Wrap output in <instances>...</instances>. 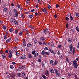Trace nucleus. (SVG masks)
Listing matches in <instances>:
<instances>
[{
    "mask_svg": "<svg viewBox=\"0 0 79 79\" xmlns=\"http://www.w3.org/2000/svg\"><path fill=\"white\" fill-rule=\"evenodd\" d=\"M24 68V67L22 66V65H19L18 68V69H23Z\"/></svg>",
    "mask_w": 79,
    "mask_h": 79,
    "instance_id": "7",
    "label": "nucleus"
},
{
    "mask_svg": "<svg viewBox=\"0 0 79 79\" xmlns=\"http://www.w3.org/2000/svg\"><path fill=\"white\" fill-rule=\"evenodd\" d=\"M11 38H9L8 40H7L6 41V43H8L9 42H10V41L11 40Z\"/></svg>",
    "mask_w": 79,
    "mask_h": 79,
    "instance_id": "15",
    "label": "nucleus"
},
{
    "mask_svg": "<svg viewBox=\"0 0 79 79\" xmlns=\"http://www.w3.org/2000/svg\"><path fill=\"white\" fill-rule=\"evenodd\" d=\"M2 56L3 59L5 60V58H6V55H5V53H3L2 55Z\"/></svg>",
    "mask_w": 79,
    "mask_h": 79,
    "instance_id": "10",
    "label": "nucleus"
},
{
    "mask_svg": "<svg viewBox=\"0 0 79 79\" xmlns=\"http://www.w3.org/2000/svg\"><path fill=\"white\" fill-rule=\"evenodd\" d=\"M70 19L71 20H73V16L71 15V14H70Z\"/></svg>",
    "mask_w": 79,
    "mask_h": 79,
    "instance_id": "27",
    "label": "nucleus"
},
{
    "mask_svg": "<svg viewBox=\"0 0 79 79\" xmlns=\"http://www.w3.org/2000/svg\"><path fill=\"white\" fill-rule=\"evenodd\" d=\"M10 67L11 69H13L14 68V67H13V65H10Z\"/></svg>",
    "mask_w": 79,
    "mask_h": 79,
    "instance_id": "32",
    "label": "nucleus"
},
{
    "mask_svg": "<svg viewBox=\"0 0 79 79\" xmlns=\"http://www.w3.org/2000/svg\"><path fill=\"white\" fill-rule=\"evenodd\" d=\"M25 74H26V73H24V72L22 74V76H23V77H24V76H25Z\"/></svg>",
    "mask_w": 79,
    "mask_h": 79,
    "instance_id": "42",
    "label": "nucleus"
},
{
    "mask_svg": "<svg viewBox=\"0 0 79 79\" xmlns=\"http://www.w3.org/2000/svg\"><path fill=\"white\" fill-rule=\"evenodd\" d=\"M12 64H14V65H16V63L15 62H12Z\"/></svg>",
    "mask_w": 79,
    "mask_h": 79,
    "instance_id": "44",
    "label": "nucleus"
},
{
    "mask_svg": "<svg viewBox=\"0 0 79 79\" xmlns=\"http://www.w3.org/2000/svg\"><path fill=\"white\" fill-rule=\"evenodd\" d=\"M66 60L67 62H68V63H69V59H68V58H67Z\"/></svg>",
    "mask_w": 79,
    "mask_h": 79,
    "instance_id": "58",
    "label": "nucleus"
},
{
    "mask_svg": "<svg viewBox=\"0 0 79 79\" xmlns=\"http://www.w3.org/2000/svg\"><path fill=\"white\" fill-rule=\"evenodd\" d=\"M55 72L57 76H60V74H59V73H58V70H56V69H54Z\"/></svg>",
    "mask_w": 79,
    "mask_h": 79,
    "instance_id": "4",
    "label": "nucleus"
},
{
    "mask_svg": "<svg viewBox=\"0 0 79 79\" xmlns=\"http://www.w3.org/2000/svg\"><path fill=\"white\" fill-rule=\"evenodd\" d=\"M34 44H37V40L36 39H35V40H34Z\"/></svg>",
    "mask_w": 79,
    "mask_h": 79,
    "instance_id": "26",
    "label": "nucleus"
},
{
    "mask_svg": "<svg viewBox=\"0 0 79 79\" xmlns=\"http://www.w3.org/2000/svg\"><path fill=\"white\" fill-rule=\"evenodd\" d=\"M44 33L45 34H47L48 33V28H46L44 31Z\"/></svg>",
    "mask_w": 79,
    "mask_h": 79,
    "instance_id": "9",
    "label": "nucleus"
},
{
    "mask_svg": "<svg viewBox=\"0 0 79 79\" xmlns=\"http://www.w3.org/2000/svg\"><path fill=\"white\" fill-rule=\"evenodd\" d=\"M29 17L30 18H32V17H33V15H29Z\"/></svg>",
    "mask_w": 79,
    "mask_h": 79,
    "instance_id": "50",
    "label": "nucleus"
},
{
    "mask_svg": "<svg viewBox=\"0 0 79 79\" xmlns=\"http://www.w3.org/2000/svg\"><path fill=\"white\" fill-rule=\"evenodd\" d=\"M51 46H52V47H54L55 46V45H54V44H53V42H51Z\"/></svg>",
    "mask_w": 79,
    "mask_h": 79,
    "instance_id": "36",
    "label": "nucleus"
},
{
    "mask_svg": "<svg viewBox=\"0 0 79 79\" xmlns=\"http://www.w3.org/2000/svg\"><path fill=\"white\" fill-rule=\"evenodd\" d=\"M73 44H70L69 46V48L70 51H73Z\"/></svg>",
    "mask_w": 79,
    "mask_h": 79,
    "instance_id": "11",
    "label": "nucleus"
},
{
    "mask_svg": "<svg viewBox=\"0 0 79 79\" xmlns=\"http://www.w3.org/2000/svg\"><path fill=\"white\" fill-rule=\"evenodd\" d=\"M2 28L4 30H6V27L5 26L2 27Z\"/></svg>",
    "mask_w": 79,
    "mask_h": 79,
    "instance_id": "37",
    "label": "nucleus"
},
{
    "mask_svg": "<svg viewBox=\"0 0 79 79\" xmlns=\"http://www.w3.org/2000/svg\"><path fill=\"white\" fill-rule=\"evenodd\" d=\"M26 55H23L22 56L20 57V58L21 59H25V58H26Z\"/></svg>",
    "mask_w": 79,
    "mask_h": 79,
    "instance_id": "6",
    "label": "nucleus"
},
{
    "mask_svg": "<svg viewBox=\"0 0 79 79\" xmlns=\"http://www.w3.org/2000/svg\"><path fill=\"white\" fill-rule=\"evenodd\" d=\"M41 11L44 12V13H47V10L46 9H44L42 8L41 9Z\"/></svg>",
    "mask_w": 79,
    "mask_h": 79,
    "instance_id": "12",
    "label": "nucleus"
},
{
    "mask_svg": "<svg viewBox=\"0 0 79 79\" xmlns=\"http://www.w3.org/2000/svg\"><path fill=\"white\" fill-rule=\"evenodd\" d=\"M9 75H10V76L11 77H13L14 79H15V74L14 73H13L12 74H11L10 73L9 74Z\"/></svg>",
    "mask_w": 79,
    "mask_h": 79,
    "instance_id": "5",
    "label": "nucleus"
},
{
    "mask_svg": "<svg viewBox=\"0 0 79 79\" xmlns=\"http://www.w3.org/2000/svg\"><path fill=\"white\" fill-rule=\"evenodd\" d=\"M50 73H52V74H53L54 73H55V71H54V70L53 69H51L50 70Z\"/></svg>",
    "mask_w": 79,
    "mask_h": 79,
    "instance_id": "31",
    "label": "nucleus"
},
{
    "mask_svg": "<svg viewBox=\"0 0 79 79\" xmlns=\"http://www.w3.org/2000/svg\"><path fill=\"white\" fill-rule=\"evenodd\" d=\"M15 34H18V30H15Z\"/></svg>",
    "mask_w": 79,
    "mask_h": 79,
    "instance_id": "52",
    "label": "nucleus"
},
{
    "mask_svg": "<svg viewBox=\"0 0 79 79\" xmlns=\"http://www.w3.org/2000/svg\"><path fill=\"white\" fill-rule=\"evenodd\" d=\"M4 39L5 40H6L7 39V35H5L4 37Z\"/></svg>",
    "mask_w": 79,
    "mask_h": 79,
    "instance_id": "39",
    "label": "nucleus"
},
{
    "mask_svg": "<svg viewBox=\"0 0 79 79\" xmlns=\"http://www.w3.org/2000/svg\"><path fill=\"white\" fill-rule=\"evenodd\" d=\"M20 10H21V11H23V8L22 7H21L20 8Z\"/></svg>",
    "mask_w": 79,
    "mask_h": 79,
    "instance_id": "57",
    "label": "nucleus"
},
{
    "mask_svg": "<svg viewBox=\"0 0 79 79\" xmlns=\"http://www.w3.org/2000/svg\"><path fill=\"white\" fill-rule=\"evenodd\" d=\"M76 30L78 32H79V29L78 28V27L77 26L76 27Z\"/></svg>",
    "mask_w": 79,
    "mask_h": 79,
    "instance_id": "43",
    "label": "nucleus"
},
{
    "mask_svg": "<svg viewBox=\"0 0 79 79\" xmlns=\"http://www.w3.org/2000/svg\"><path fill=\"white\" fill-rule=\"evenodd\" d=\"M40 40L44 41V40H45V38H43V37H41L40 38Z\"/></svg>",
    "mask_w": 79,
    "mask_h": 79,
    "instance_id": "35",
    "label": "nucleus"
},
{
    "mask_svg": "<svg viewBox=\"0 0 79 79\" xmlns=\"http://www.w3.org/2000/svg\"><path fill=\"white\" fill-rule=\"evenodd\" d=\"M41 54L44 55V56H45V55H50V53L45 52L44 50H43L41 52Z\"/></svg>",
    "mask_w": 79,
    "mask_h": 79,
    "instance_id": "2",
    "label": "nucleus"
},
{
    "mask_svg": "<svg viewBox=\"0 0 79 79\" xmlns=\"http://www.w3.org/2000/svg\"><path fill=\"white\" fill-rule=\"evenodd\" d=\"M54 18H57V16H58V15L56 14H55L54 15Z\"/></svg>",
    "mask_w": 79,
    "mask_h": 79,
    "instance_id": "53",
    "label": "nucleus"
},
{
    "mask_svg": "<svg viewBox=\"0 0 79 79\" xmlns=\"http://www.w3.org/2000/svg\"><path fill=\"white\" fill-rule=\"evenodd\" d=\"M35 51L34 50V51H33L32 52V55H34L35 53Z\"/></svg>",
    "mask_w": 79,
    "mask_h": 79,
    "instance_id": "41",
    "label": "nucleus"
},
{
    "mask_svg": "<svg viewBox=\"0 0 79 79\" xmlns=\"http://www.w3.org/2000/svg\"><path fill=\"white\" fill-rule=\"evenodd\" d=\"M42 42L40 41L39 42V45H42Z\"/></svg>",
    "mask_w": 79,
    "mask_h": 79,
    "instance_id": "64",
    "label": "nucleus"
},
{
    "mask_svg": "<svg viewBox=\"0 0 79 79\" xmlns=\"http://www.w3.org/2000/svg\"><path fill=\"white\" fill-rule=\"evenodd\" d=\"M14 11L15 13V16L16 18H18V10L14 9Z\"/></svg>",
    "mask_w": 79,
    "mask_h": 79,
    "instance_id": "3",
    "label": "nucleus"
},
{
    "mask_svg": "<svg viewBox=\"0 0 79 79\" xmlns=\"http://www.w3.org/2000/svg\"><path fill=\"white\" fill-rule=\"evenodd\" d=\"M26 35L27 36V37H26V39L27 40V39L29 38V34H28L27 33H26Z\"/></svg>",
    "mask_w": 79,
    "mask_h": 79,
    "instance_id": "18",
    "label": "nucleus"
},
{
    "mask_svg": "<svg viewBox=\"0 0 79 79\" xmlns=\"http://www.w3.org/2000/svg\"><path fill=\"white\" fill-rule=\"evenodd\" d=\"M58 47L59 48H61V45H58Z\"/></svg>",
    "mask_w": 79,
    "mask_h": 79,
    "instance_id": "63",
    "label": "nucleus"
},
{
    "mask_svg": "<svg viewBox=\"0 0 79 79\" xmlns=\"http://www.w3.org/2000/svg\"><path fill=\"white\" fill-rule=\"evenodd\" d=\"M42 77L44 79H48V78L46 77L45 75L42 74L41 75Z\"/></svg>",
    "mask_w": 79,
    "mask_h": 79,
    "instance_id": "8",
    "label": "nucleus"
},
{
    "mask_svg": "<svg viewBox=\"0 0 79 79\" xmlns=\"http://www.w3.org/2000/svg\"><path fill=\"white\" fill-rule=\"evenodd\" d=\"M13 72H11V71H10L9 72V74H12Z\"/></svg>",
    "mask_w": 79,
    "mask_h": 79,
    "instance_id": "62",
    "label": "nucleus"
},
{
    "mask_svg": "<svg viewBox=\"0 0 79 79\" xmlns=\"http://www.w3.org/2000/svg\"><path fill=\"white\" fill-rule=\"evenodd\" d=\"M3 11L4 13L6 12V11H7V9L6 8H4L3 9Z\"/></svg>",
    "mask_w": 79,
    "mask_h": 79,
    "instance_id": "16",
    "label": "nucleus"
},
{
    "mask_svg": "<svg viewBox=\"0 0 79 79\" xmlns=\"http://www.w3.org/2000/svg\"><path fill=\"white\" fill-rule=\"evenodd\" d=\"M53 63H54V61L53 60H51L50 61V63L51 64H53Z\"/></svg>",
    "mask_w": 79,
    "mask_h": 79,
    "instance_id": "29",
    "label": "nucleus"
},
{
    "mask_svg": "<svg viewBox=\"0 0 79 79\" xmlns=\"http://www.w3.org/2000/svg\"><path fill=\"white\" fill-rule=\"evenodd\" d=\"M14 41L16 42H18V41H19V38H15L14 39Z\"/></svg>",
    "mask_w": 79,
    "mask_h": 79,
    "instance_id": "14",
    "label": "nucleus"
},
{
    "mask_svg": "<svg viewBox=\"0 0 79 79\" xmlns=\"http://www.w3.org/2000/svg\"><path fill=\"white\" fill-rule=\"evenodd\" d=\"M12 54H13V51L10 50L8 54V57L9 58H11L12 57Z\"/></svg>",
    "mask_w": 79,
    "mask_h": 79,
    "instance_id": "1",
    "label": "nucleus"
},
{
    "mask_svg": "<svg viewBox=\"0 0 79 79\" xmlns=\"http://www.w3.org/2000/svg\"><path fill=\"white\" fill-rule=\"evenodd\" d=\"M17 6L19 8H21V6L19 5V4H18L17 5Z\"/></svg>",
    "mask_w": 79,
    "mask_h": 79,
    "instance_id": "46",
    "label": "nucleus"
},
{
    "mask_svg": "<svg viewBox=\"0 0 79 79\" xmlns=\"http://www.w3.org/2000/svg\"><path fill=\"white\" fill-rule=\"evenodd\" d=\"M7 77L8 79H10V76H9V75H7Z\"/></svg>",
    "mask_w": 79,
    "mask_h": 79,
    "instance_id": "61",
    "label": "nucleus"
},
{
    "mask_svg": "<svg viewBox=\"0 0 79 79\" xmlns=\"http://www.w3.org/2000/svg\"><path fill=\"white\" fill-rule=\"evenodd\" d=\"M28 57L29 58H32V56L30 54H28Z\"/></svg>",
    "mask_w": 79,
    "mask_h": 79,
    "instance_id": "22",
    "label": "nucleus"
},
{
    "mask_svg": "<svg viewBox=\"0 0 79 79\" xmlns=\"http://www.w3.org/2000/svg\"><path fill=\"white\" fill-rule=\"evenodd\" d=\"M38 56V53L36 52L34 54V57H37Z\"/></svg>",
    "mask_w": 79,
    "mask_h": 79,
    "instance_id": "25",
    "label": "nucleus"
},
{
    "mask_svg": "<svg viewBox=\"0 0 79 79\" xmlns=\"http://www.w3.org/2000/svg\"><path fill=\"white\" fill-rule=\"evenodd\" d=\"M23 31H24V32H27V30L26 29H23Z\"/></svg>",
    "mask_w": 79,
    "mask_h": 79,
    "instance_id": "55",
    "label": "nucleus"
},
{
    "mask_svg": "<svg viewBox=\"0 0 79 79\" xmlns=\"http://www.w3.org/2000/svg\"><path fill=\"white\" fill-rule=\"evenodd\" d=\"M73 66L75 68H77V66H78V65H77V64H73Z\"/></svg>",
    "mask_w": 79,
    "mask_h": 79,
    "instance_id": "19",
    "label": "nucleus"
},
{
    "mask_svg": "<svg viewBox=\"0 0 79 79\" xmlns=\"http://www.w3.org/2000/svg\"><path fill=\"white\" fill-rule=\"evenodd\" d=\"M15 55H16H16H17V56H19V53L17 52H16L15 53Z\"/></svg>",
    "mask_w": 79,
    "mask_h": 79,
    "instance_id": "40",
    "label": "nucleus"
},
{
    "mask_svg": "<svg viewBox=\"0 0 79 79\" xmlns=\"http://www.w3.org/2000/svg\"><path fill=\"white\" fill-rule=\"evenodd\" d=\"M32 44H31L30 43H28L27 44V47L28 48L30 47H32Z\"/></svg>",
    "mask_w": 79,
    "mask_h": 79,
    "instance_id": "20",
    "label": "nucleus"
},
{
    "mask_svg": "<svg viewBox=\"0 0 79 79\" xmlns=\"http://www.w3.org/2000/svg\"><path fill=\"white\" fill-rule=\"evenodd\" d=\"M66 28L68 29V23H67L66 25Z\"/></svg>",
    "mask_w": 79,
    "mask_h": 79,
    "instance_id": "47",
    "label": "nucleus"
},
{
    "mask_svg": "<svg viewBox=\"0 0 79 79\" xmlns=\"http://www.w3.org/2000/svg\"><path fill=\"white\" fill-rule=\"evenodd\" d=\"M76 16H77V17H79V13H76Z\"/></svg>",
    "mask_w": 79,
    "mask_h": 79,
    "instance_id": "54",
    "label": "nucleus"
},
{
    "mask_svg": "<svg viewBox=\"0 0 79 79\" xmlns=\"http://www.w3.org/2000/svg\"><path fill=\"white\" fill-rule=\"evenodd\" d=\"M15 20L14 19H10V21H11V22H12L13 23H15Z\"/></svg>",
    "mask_w": 79,
    "mask_h": 79,
    "instance_id": "28",
    "label": "nucleus"
},
{
    "mask_svg": "<svg viewBox=\"0 0 79 79\" xmlns=\"http://www.w3.org/2000/svg\"><path fill=\"white\" fill-rule=\"evenodd\" d=\"M9 31L10 32H13V29L12 28H10Z\"/></svg>",
    "mask_w": 79,
    "mask_h": 79,
    "instance_id": "38",
    "label": "nucleus"
},
{
    "mask_svg": "<svg viewBox=\"0 0 79 79\" xmlns=\"http://www.w3.org/2000/svg\"><path fill=\"white\" fill-rule=\"evenodd\" d=\"M45 75L48 77L49 76V73H48V70H47V72L45 73Z\"/></svg>",
    "mask_w": 79,
    "mask_h": 79,
    "instance_id": "13",
    "label": "nucleus"
},
{
    "mask_svg": "<svg viewBox=\"0 0 79 79\" xmlns=\"http://www.w3.org/2000/svg\"><path fill=\"white\" fill-rule=\"evenodd\" d=\"M73 63V64H77V61L76 60H74Z\"/></svg>",
    "mask_w": 79,
    "mask_h": 79,
    "instance_id": "30",
    "label": "nucleus"
},
{
    "mask_svg": "<svg viewBox=\"0 0 79 79\" xmlns=\"http://www.w3.org/2000/svg\"><path fill=\"white\" fill-rule=\"evenodd\" d=\"M14 23H15V24H16L17 25H18V24H19V23L18 22V21H17L16 20L15 21V22H14Z\"/></svg>",
    "mask_w": 79,
    "mask_h": 79,
    "instance_id": "34",
    "label": "nucleus"
},
{
    "mask_svg": "<svg viewBox=\"0 0 79 79\" xmlns=\"http://www.w3.org/2000/svg\"><path fill=\"white\" fill-rule=\"evenodd\" d=\"M48 9H50V8H51V6L50 5H49L48 6Z\"/></svg>",
    "mask_w": 79,
    "mask_h": 79,
    "instance_id": "51",
    "label": "nucleus"
},
{
    "mask_svg": "<svg viewBox=\"0 0 79 79\" xmlns=\"http://www.w3.org/2000/svg\"><path fill=\"white\" fill-rule=\"evenodd\" d=\"M44 50H48V48H47V47H45L44 48Z\"/></svg>",
    "mask_w": 79,
    "mask_h": 79,
    "instance_id": "49",
    "label": "nucleus"
},
{
    "mask_svg": "<svg viewBox=\"0 0 79 79\" xmlns=\"http://www.w3.org/2000/svg\"><path fill=\"white\" fill-rule=\"evenodd\" d=\"M58 63V60H56L55 62L53 64V66H55V65H56Z\"/></svg>",
    "mask_w": 79,
    "mask_h": 79,
    "instance_id": "17",
    "label": "nucleus"
},
{
    "mask_svg": "<svg viewBox=\"0 0 79 79\" xmlns=\"http://www.w3.org/2000/svg\"><path fill=\"white\" fill-rule=\"evenodd\" d=\"M70 31L71 32H76V30L73 29H70Z\"/></svg>",
    "mask_w": 79,
    "mask_h": 79,
    "instance_id": "33",
    "label": "nucleus"
},
{
    "mask_svg": "<svg viewBox=\"0 0 79 79\" xmlns=\"http://www.w3.org/2000/svg\"><path fill=\"white\" fill-rule=\"evenodd\" d=\"M72 76V74L69 73L68 75L69 77H70V76Z\"/></svg>",
    "mask_w": 79,
    "mask_h": 79,
    "instance_id": "60",
    "label": "nucleus"
},
{
    "mask_svg": "<svg viewBox=\"0 0 79 79\" xmlns=\"http://www.w3.org/2000/svg\"><path fill=\"white\" fill-rule=\"evenodd\" d=\"M19 35H23V32L22 31H20V33H19Z\"/></svg>",
    "mask_w": 79,
    "mask_h": 79,
    "instance_id": "48",
    "label": "nucleus"
},
{
    "mask_svg": "<svg viewBox=\"0 0 79 79\" xmlns=\"http://www.w3.org/2000/svg\"><path fill=\"white\" fill-rule=\"evenodd\" d=\"M21 16L22 19H24V14H23L22 13L21 14Z\"/></svg>",
    "mask_w": 79,
    "mask_h": 79,
    "instance_id": "24",
    "label": "nucleus"
},
{
    "mask_svg": "<svg viewBox=\"0 0 79 79\" xmlns=\"http://www.w3.org/2000/svg\"><path fill=\"white\" fill-rule=\"evenodd\" d=\"M38 61L41 63V62H42V60H41V59H38Z\"/></svg>",
    "mask_w": 79,
    "mask_h": 79,
    "instance_id": "56",
    "label": "nucleus"
},
{
    "mask_svg": "<svg viewBox=\"0 0 79 79\" xmlns=\"http://www.w3.org/2000/svg\"><path fill=\"white\" fill-rule=\"evenodd\" d=\"M65 19H66V20L67 21H69V18L68 17H66V18H65Z\"/></svg>",
    "mask_w": 79,
    "mask_h": 79,
    "instance_id": "45",
    "label": "nucleus"
},
{
    "mask_svg": "<svg viewBox=\"0 0 79 79\" xmlns=\"http://www.w3.org/2000/svg\"><path fill=\"white\" fill-rule=\"evenodd\" d=\"M68 41L69 43H71V42H72V39L70 38L68 39Z\"/></svg>",
    "mask_w": 79,
    "mask_h": 79,
    "instance_id": "23",
    "label": "nucleus"
},
{
    "mask_svg": "<svg viewBox=\"0 0 79 79\" xmlns=\"http://www.w3.org/2000/svg\"><path fill=\"white\" fill-rule=\"evenodd\" d=\"M26 41H25V40H24L23 43V46H24V47H26Z\"/></svg>",
    "mask_w": 79,
    "mask_h": 79,
    "instance_id": "21",
    "label": "nucleus"
},
{
    "mask_svg": "<svg viewBox=\"0 0 79 79\" xmlns=\"http://www.w3.org/2000/svg\"><path fill=\"white\" fill-rule=\"evenodd\" d=\"M42 66H43V67H44V66H45V64L44 63H42Z\"/></svg>",
    "mask_w": 79,
    "mask_h": 79,
    "instance_id": "59",
    "label": "nucleus"
}]
</instances>
